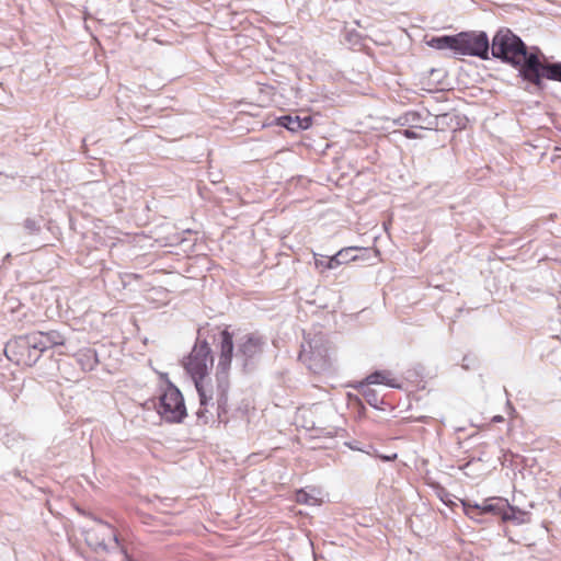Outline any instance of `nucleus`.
<instances>
[{
  "mask_svg": "<svg viewBox=\"0 0 561 561\" xmlns=\"http://www.w3.org/2000/svg\"><path fill=\"white\" fill-rule=\"evenodd\" d=\"M219 337V357L216 368V401L218 417L220 419L221 413L226 412L227 409L230 386L229 369L232 358L234 357L236 365L240 366L242 370H248L253 362L261 355L264 341L254 333L245 334L238 340L237 352L234 354L232 335L227 330H224L220 332Z\"/></svg>",
  "mask_w": 561,
  "mask_h": 561,
  "instance_id": "obj_1",
  "label": "nucleus"
},
{
  "mask_svg": "<svg viewBox=\"0 0 561 561\" xmlns=\"http://www.w3.org/2000/svg\"><path fill=\"white\" fill-rule=\"evenodd\" d=\"M491 51L494 58L518 68L519 76L527 81L534 90L542 91L543 73L550 62L541 61L539 48L528 49L525 43L508 28L496 32L492 41Z\"/></svg>",
  "mask_w": 561,
  "mask_h": 561,
  "instance_id": "obj_2",
  "label": "nucleus"
},
{
  "mask_svg": "<svg viewBox=\"0 0 561 561\" xmlns=\"http://www.w3.org/2000/svg\"><path fill=\"white\" fill-rule=\"evenodd\" d=\"M214 357L211 348L206 341L196 343L190 355L184 359L183 365L187 374L192 377L196 390L199 396L201 408L196 412L198 419H204L207 423L206 407L213 400V394L209 392L204 383V379L208 375V369L213 367Z\"/></svg>",
  "mask_w": 561,
  "mask_h": 561,
  "instance_id": "obj_3",
  "label": "nucleus"
},
{
  "mask_svg": "<svg viewBox=\"0 0 561 561\" xmlns=\"http://www.w3.org/2000/svg\"><path fill=\"white\" fill-rule=\"evenodd\" d=\"M299 359L314 374L328 371L332 366V352L325 335L319 332L305 339Z\"/></svg>",
  "mask_w": 561,
  "mask_h": 561,
  "instance_id": "obj_4",
  "label": "nucleus"
},
{
  "mask_svg": "<svg viewBox=\"0 0 561 561\" xmlns=\"http://www.w3.org/2000/svg\"><path fill=\"white\" fill-rule=\"evenodd\" d=\"M36 333H30L16 337L5 346V354L9 359L18 365L33 366L41 358L44 351L41 347Z\"/></svg>",
  "mask_w": 561,
  "mask_h": 561,
  "instance_id": "obj_5",
  "label": "nucleus"
},
{
  "mask_svg": "<svg viewBox=\"0 0 561 561\" xmlns=\"http://www.w3.org/2000/svg\"><path fill=\"white\" fill-rule=\"evenodd\" d=\"M490 43L485 32L458 33L457 55L489 59Z\"/></svg>",
  "mask_w": 561,
  "mask_h": 561,
  "instance_id": "obj_6",
  "label": "nucleus"
},
{
  "mask_svg": "<svg viewBox=\"0 0 561 561\" xmlns=\"http://www.w3.org/2000/svg\"><path fill=\"white\" fill-rule=\"evenodd\" d=\"M159 414L171 423H180L186 416L184 399L180 390L175 387H169L160 397Z\"/></svg>",
  "mask_w": 561,
  "mask_h": 561,
  "instance_id": "obj_7",
  "label": "nucleus"
},
{
  "mask_svg": "<svg viewBox=\"0 0 561 561\" xmlns=\"http://www.w3.org/2000/svg\"><path fill=\"white\" fill-rule=\"evenodd\" d=\"M466 515L477 522H481V517L488 514L501 515L503 519H510L508 504L501 500L484 501L482 504L471 505L469 502H462Z\"/></svg>",
  "mask_w": 561,
  "mask_h": 561,
  "instance_id": "obj_8",
  "label": "nucleus"
},
{
  "mask_svg": "<svg viewBox=\"0 0 561 561\" xmlns=\"http://www.w3.org/2000/svg\"><path fill=\"white\" fill-rule=\"evenodd\" d=\"M87 540L104 551L117 548L119 546L117 535L111 525L99 522V528L88 534Z\"/></svg>",
  "mask_w": 561,
  "mask_h": 561,
  "instance_id": "obj_9",
  "label": "nucleus"
},
{
  "mask_svg": "<svg viewBox=\"0 0 561 561\" xmlns=\"http://www.w3.org/2000/svg\"><path fill=\"white\" fill-rule=\"evenodd\" d=\"M277 124L290 131H299L308 129L312 119L310 116L300 117L298 115H284L277 118Z\"/></svg>",
  "mask_w": 561,
  "mask_h": 561,
  "instance_id": "obj_10",
  "label": "nucleus"
},
{
  "mask_svg": "<svg viewBox=\"0 0 561 561\" xmlns=\"http://www.w3.org/2000/svg\"><path fill=\"white\" fill-rule=\"evenodd\" d=\"M390 371L387 370H377L368 375L363 381L358 383L356 388H365L369 385H386L391 388H398L399 385L396 383L393 379L390 378Z\"/></svg>",
  "mask_w": 561,
  "mask_h": 561,
  "instance_id": "obj_11",
  "label": "nucleus"
},
{
  "mask_svg": "<svg viewBox=\"0 0 561 561\" xmlns=\"http://www.w3.org/2000/svg\"><path fill=\"white\" fill-rule=\"evenodd\" d=\"M38 341L41 342V347L45 352L48 348H51L57 345H62L65 342L64 336L58 331H49V332H35Z\"/></svg>",
  "mask_w": 561,
  "mask_h": 561,
  "instance_id": "obj_12",
  "label": "nucleus"
},
{
  "mask_svg": "<svg viewBox=\"0 0 561 561\" xmlns=\"http://www.w3.org/2000/svg\"><path fill=\"white\" fill-rule=\"evenodd\" d=\"M427 44L439 50L451 49L457 55L458 34L433 37Z\"/></svg>",
  "mask_w": 561,
  "mask_h": 561,
  "instance_id": "obj_13",
  "label": "nucleus"
},
{
  "mask_svg": "<svg viewBox=\"0 0 561 561\" xmlns=\"http://www.w3.org/2000/svg\"><path fill=\"white\" fill-rule=\"evenodd\" d=\"M543 79L561 81V64L550 62L546 66V72Z\"/></svg>",
  "mask_w": 561,
  "mask_h": 561,
  "instance_id": "obj_14",
  "label": "nucleus"
},
{
  "mask_svg": "<svg viewBox=\"0 0 561 561\" xmlns=\"http://www.w3.org/2000/svg\"><path fill=\"white\" fill-rule=\"evenodd\" d=\"M296 501L299 504H306V505H318L319 504L318 497H316L313 494H311L305 490H299L296 493Z\"/></svg>",
  "mask_w": 561,
  "mask_h": 561,
  "instance_id": "obj_15",
  "label": "nucleus"
},
{
  "mask_svg": "<svg viewBox=\"0 0 561 561\" xmlns=\"http://www.w3.org/2000/svg\"><path fill=\"white\" fill-rule=\"evenodd\" d=\"M356 250V248L350 247L342 249L335 254L336 264H345L355 259V255H353V252Z\"/></svg>",
  "mask_w": 561,
  "mask_h": 561,
  "instance_id": "obj_16",
  "label": "nucleus"
},
{
  "mask_svg": "<svg viewBox=\"0 0 561 561\" xmlns=\"http://www.w3.org/2000/svg\"><path fill=\"white\" fill-rule=\"evenodd\" d=\"M363 397L365 398V400L371 405V407H377L378 403L380 402L379 398H378V394L375 390L368 388V386H366L365 388H357Z\"/></svg>",
  "mask_w": 561,
  "mask_h": 561,
  "instance_id": "obj_17",
  "label": "nucleus"
},
{
  "mask_svg": "<svg viewBox=\"0 0 561 561\" xmlns=\"http://www.w3.org/2000/svg\"><path fill=\"white\" fill-rule=\"evenodd\" d=\"M340 264H336V260H335V255H333L332 257H330L328 260V263H327V267L328 268H335L336 266H339Z\"/></svg>",
  "mask_w": 561,
  "mask_h": 561,
  "instance_id": "obj_18",
  "label": "nucleus"
},
{
  "mask_svg": "<svg viewBox=\"0 0 561 561\" xmlns=\"http://www.w3.org/2000/svg\"><path fill=\"white\" fill-rule=\"evenodd\" d=\"M404 135L408 137V138H414L415 137V133L410 130V129H405L404 130Z\"/></svg>",
  "mask_w": 561,
  "mask_h": 561,
  "instance_id": "obj_19",
  "label": "nucleus"
},
{
  "mask_svg": "<svg viewBox=\"0 0 561 561\" xmlns=\"http://www.w3.org/2000/svg\"><path fill=\"white\" fill-rule=\"evenodd\" d=\"M26 226H27L28 228H33L34 222H32V221L27 220V221H26Z\"/></svg>",
  "mask_w": 561,
  "mask_h": 561,
  "instance_id": "obj_20",
  "label": "nucleus"
},
{
  "mask_svg": "<svg viewBox=\"0 0 561 561\" xmlns=\"http://www.w3.org/2000/svg\"><path fill=\"white\" fill-rule=\"evenodd\" d=\"M501 420H502V417H501V416H495V417H494V421H501Z\"/></svg>",
  "mask_w": 561,
  "mask_h": 561,
  "instance_id": "obj_21",
  "label": "nucleus"
}]
</instances>
